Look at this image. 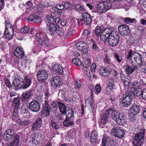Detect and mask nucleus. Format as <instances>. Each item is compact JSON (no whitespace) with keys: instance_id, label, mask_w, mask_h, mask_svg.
<instances>
[{"instance_id":"nucleus-1","label":"nucleus","mask_w":146,"mask_h":146,"mask_svg":"<svg viewBox=\"0 0 146 146\" xmlns=\"http://www.w3.org/2000/svg\"><path fill=\"white\" fill-rule=\"evenodd\" d=\"M101 39L103 41L108 40L109 44L114 47L118 43L119 40V36L118 34H116L112 29L106 28L102 34Z\"/></svg>"},{"instance_id":"nucleus-2","label":"nucleus","mask_w":146,"mask_h":146,"mask_svg":"<svg viewBox=\"0 0 146 146\" xmlns=\"http://www.w3.org/2000/svg\"><path fill=\"white\" fill-rule=\"evenodd\" d=\"M59 102L52 101L50 104L49 106L48 100H45L44 103L42 106V112L44 113L46 117H48L50 114V113L51 110L54 113L57 112L58 110V106H59Z\"/></svg>"},{"instance_id":"nucleus-3","label":"nucleus","mask_w":146,"mask_h":146,"mask_svg":"<svg viewBox=\"0 0 146 146\" xmlns=\"http://www.w3.org/2000/svg\"><path fill=\"white\" fill-rule=\"evenodd\" d=\"M106 113L109 117H111L119 125H123L125 123V120L123 118L122 115L113 108L107 110Z\"/></svg>"},{"instance_id":"nucleus-4","label":"nucleus","mask_w":146,"mask_h":146,"mask_svg":"<svg viewBox=\"0 0 146 146\" xmlns=\"http://www.w3.org/2000/svg\"><path fill=\"white\" fill-rule=\"evenodd\" d=\"M37 69L39 70L37 76L38 81L40 83H43L48 79V72L43 69L44 66L40 64L36 66Z\"/></svg>"},{"instance_id":"nucleus-5","label":"nucleus","mask_w":146,"mask_h":146,"mask_svg":"<svg viewBox=\"0 0 146 146\" xmlns=\"http://www.w3.org/2000/svg\"><path fill=\"white\" fill-rule=\"evenodd\" d=\"M132 94H129L127 91L125 94H123L119 100V103L121 106L123 107L129 106L131 104L132 100Z\"/></svg>"},{"instance_id":"nucleus-6","label":"nucleus","mask_w":146,"mask_h":146,"mask_svg":"<svg viewBox=\"0 0 146 146\" xmlns=\"http://www.w3.org/2000/svg\"><path fill=\"white\" fill-rule=\"evenodd\" d=\"M112 5V3L109 1L102 2L98 4L97 8L100 12L104 13L110 9Z\"/></svg>"},{"instance_id":"nucleus-7","label":"nucleus","mask_w":146,"mask_h":146,"mask_svg":"<svg viewBox=\"0 0 146 146\" xmlns=\"http://www.w3.org/2000/svg\"><path fill=\"white\" fill-rule=\"evenodd\" d=\"M144 133H139L136 134L134 138L133 144L134 146H141L143 143Z\"/></svg>"},{"instance_id":"nucleus-8","label":"nucleus","mask_w":146,"mask_h":146,"mask_svg":"<svg viewBox=\"0 0 146 146\" xmlns=\"http://www.w3.org/2000/svg\"><path fill=\"white\" fill-rule=\"evenodd\" d=\"M82 19L78 20V23L88 25L91 23L92 19L89 13L85 12L83 13L82 14Z\"/></svg>"},{"instance_id":"nucleus-9","label":"nucleus","mask_w":146,"mask_h":146,"mask_svg":"<svg viewBox=\"0 0 146 146\" xmlns=\"http://www.w3.org/2000/svg\"><path fill=\"white\" fill-rule=\"evenodd\" d=\"M76 46L79 50L82 52L84 54H86L88 52V46L86 42H79L76 44Z\"/></svg>"},{"instance_id":"nucleus-10","label":"nucleus","mask_w":146,"mask_h":146,"mask_svg":"<svg viewBox=\"0 0 146 146\" xmlns=\"http://www.w3.org/2000/svg\"><path fill=\"white\" fill-rule=\"evenodd\" d=\"M111 134L117 138H121L124 136L125 133L123 130L119 127H114L111 130Z\"/></svg>"},{"instance_id":"nucleus-11","label":"nucleus","mask_w":146,"mask_h":146,"mask_svg":"<svg viewBox=\"0 0 146 146\" xmlns=\"http://www.w3.org/2000/svg\"><path fill=\"white\" fill-rule=\"evenodd\" d=\"M17 134L14 133V131L11 129L6 130L3 135V139L4 140L9 141L15 137Z\"/></svg>"},{"instance_id":"nucleus-12","label":"nucleus","mask_w":146,"mask_h":146,"mask_svg":"<svg viewBox=\"0 0 146 146\" xmlns=\"http://www.w3.org/2000/svg\"><path fill=\"white\" fill-rule=\"evenodd\" d=\"M29 109L32 111L37 112L40 110V106L39 102L36 100L31 102L29 104Z\"/></svg>"},{"instance_id":"nucleus-13","label":"nucleus","mask_w":146,"mask_h":146,"mask_svg":"<svg viewBox=\"0 0 146 146\" xmlns=\"http://www.w3.org/2000/svg\"><path fill=\"white\" fill-rule=\"evenodd\" d=\"M140 109L139 106L135 104L132 105L129 110V115L131 118H134L135 116L139 113Z\"/></svg>"},{"instance_id":"nucleus-14","label":"nucleus","mask_w":146,"mask_h":146,"mask_svg":"<svg viewBox=\"0 0 146 146\" xmlns=\"http://www.w3.org/2000/svg\"><path fill=\"white\" fill-rule=\"evenodd\" d=\"M118 30L120 34L123 36L129 35L130 32L129 27L125 24L119 26Z\"/></svg>"},{"instance_id":"nucleus-15","label":"nucleus","mask_w":146,"mask_h":146,"mask_svg":"<svg viewBox=\"0 0 146 146\" xmlns=\"http://www.w3.org/2000/svg\"><path fill=\"white\" fill-rule=\"evenodd\" d=\"M58 76H54L51 80L52 87L56 88H59L62 85V82Z\"/></svg>"},{"instance_id":"nucleus-16","label":"nucleus","mask_w":146,"mask_h":146,"mask_svg":"<svg viewBox=\"0 0 146 146\" xmlns=\"http://www.w3.org/2000/svg\"><path fill=\"white\" fill-rule=\"evenodd\" d=\"M59 26L56 24L52 23L50 25L49 28L46 29L47 33L49 35L53 36Z\"/></svg>"},{"instance_id":"nucleus-17","label":"nucleus","mask_w":146,"mask_h":146,"mask_svg":"<svg viewBox=\"0 0 146 146\" xmlns=\"http://www.w3.org/2000/svg\"><path fill=\"white\" fill-rule=\"evenodd\" d=\"M133 60L138 64H142L143 61L142 54L138 52H134L133 54Z\"/></svg>"},{"instance_id":"nucleus-18","label":"nucleus","mask_w":146,"mask_h":146,"mask_svg":"<svg viewBox=\"0 0 146 146\" xmlns=\"http://www.w3.org/2000/svg\"><path fill=\"white\" fill-rule=\"evenodd\" d=\"M23 80L22 78H20L19 79L14 80L13 82V86L15 88H18L23 89Z\"/></svg>"},{"instance_id":"nucleus-19","label":"nucleus","mask_w":146,"mask_h":146,"mask_svg":"<svg viewBox=\"0 0 146 146\" xmlns=\"http://www.w3.org/2000/svg\"><path fill=\"white\" fill-rule=\"evenodd\" d=\"M14 55L17 58H21L24 57L25 53L23 49L17 48L14 51Z\"/></svg>"},{"instance_id":"nucleus-20","label":"nucleus","mask_w":146,"mask_h":146,"mask_svg":"<svg viewBox=\"0 0 146 146\" xmlns=\"http://www.w3.org/2000/svg\"><path fill=\"white\" fill-rule=\"evenodd\" d=\"M24 79L23 81V89H25L31 85L32 81L31 78L27 76L24 77Z\"/></svg>"},{"instance_id":"nucleus-21","label":"nucleus","mask_w":146,"mask_h":146,"mask_svg":"<svg viewBox=\"0 0 146 146\" xmlns=\"http://www.w3.org/2000/svg\"><path fill=\"white\" fill-rule=\"evenodd\" d=\"M108 116L106 112L105 113H102L101 116L100 121L99 123L100 126L102 127H104V125L108 122Z\"/></svg>"},{"instance_id":"nucleus-22","label":"nucleus","mask_w":146,"mask_h":146,"mask_svg":"<svg viewBox=\"0 0 146 146\" xmlns=\"http://www.w3.org/2000/svg\"><path fill=\"white\" fill-rule=\"evenodd\" d=\"M28 19L29 21L34 23H41L42 21L40 17L35 14L29 16Z\"/></svg>"},{"instance_id":"nucleus-23","label":"nucleus","mask_w":146,"mask_h":146,"mask_svg":"<svg viewBox=\"0 0 146 146\" xmlns=\"http://www.w3.org/2000/svg\"><path fill=\"white\" fill-rule=\"evenodd\" d=\"M28 19L29 21L34 23H41L42 21L40 17L35 14L29 16Z\"/></svg>"},{"instance_id":"nucleus-24","label":"nucleus","mask_w":146,"mask_h":146,"mask_svg":"<svg viewBox=\"0 0 146 146\" xmlns=\"http://www.w3.org/2000/svg\"><path fill=\"white\" fill-rule=\"evenodd\" d=\"M52 70L55 73L61 74H64L62 68L58 64H55L53 66Z\"/></svg>"},{"instance_id":"nucleus-25","label":"nucleus","mask_w":146,"mask_h":146,"mask_svg":"<svg viewBox=\"0 0 146 146\" xmlns=\"http://www.w3.org/2000/svg\"><path fill=\"white\" fill-rule=\"evenodd\" d=\"M142 91L141 88L139 89L137 88L134 89L133 92L129 91H127L129 94V93L132 94V96L131 97L133 98H135V96H140L141 95Z\"/></svg>"},{"instance_id":"nucleus-26","label":"nucleus","mask_w":146,"mask_h":146,"mask_svg":"<svg viewBox=\"0 0 146 146\" xmlns=\"http://www.w3.org/2000/svg\"><path fill=\"white\" fill-rule=\"evenodd\" d=\"M145 84L141 80H138L134 81L132 85L135 87V88L139 89L141 88L142 86L145 85Z\"/></svg>"},{"instance_id":"nucleus-27","label":"nucleus","mask_w":146,"mask_h":146,"mask_svg":"<svg viewBox=\"0 0 146 146\" xmlns=\"http://www.w3.org/2000/svg\"><path fill=\"white\" fill-rule=\"evenodd\" d=\"M137 68L136 66H131L127 65L126 66L125 72L127 74L130 75Z\"/></svg>"},{"instance_id":"nucleus-28","label":"nucleus","mask_w":146,"mask_h":146,"mask_svg":"<svg viewBox=\"0 0 146 146\" xmlns=\"http://www.w3.org/2000/svg\"><path fill=\"white\" fill-rule=\"evenodd\" d=\"M32 91H29L26 92L22 94L21 97V100L22 101L25 102L28 99L31 95Z\"/></svg>"},{"instance_id":"nucleus-29","label":"nucleus","mask_w":146,"mask_h":146,"mask_svg":"<svg viewBox=\"0 0 146 146\" xmlns=\"http://www.w3.org/2000/svg\"><path fill=\"white\" fill-rule=\"evenodd\" d=\"M98 135V133L96 131L94 130L92 131L90 137V141L92 143L96 144L97 142Z\"/></svg>"},{"instance_id":"nucleus-30","label":"nucleus","mask_w":146,"mask_h":146,"mask_svg":"<svg viewBox=\"0 0 146 146\" xmlns=\"http://www.w3.org/2000/svg\"><path fill=\"white\" fill-rule=\"evenodd\" d=\"M19 136L16 135L15 137H13L11 142L8 144V146H17L19 145Z\"/></svg>"},{"instance_id":"nucleus-31","label":"nucleus","mask_w":146,"mask_h":146,"mask_svg":"<svg viewBox=\"0 0 146 146\" xmlns=\"http://www.w3.org/2000/svg\"><path fill=\"white\" fill-rule=\"evenodd\" d=\"M63 124L64 126L68 127L74 125V121L73 119H68L66 118L63 121Z\"/></svg>"},{"instance_id":"nucleus-32","label":"nucleus","mask_w":146,"mask_h":146,"mask_svg":"<svg viewBox=\"0 0 146 146\" xmlns=\"http://www.w3.org/2000/svg\"><path fill=\"white\" fill-rule=\"evenodd\" d=\"M59 108L60 111L62 113H65L68 110L67 109L66 106L64 104L60 102L59 103Z\"/></svg>"},{"instance_id":"nucleus-33","label":"nucleus","mask_w":146,"mask_h":146,"mask_svg":"<svg viewBox=\"0 0 146 146\" xmlns=\"http://www.w3.org/2000/svg\"><path fill=\"white\" fill-rule=\"evenodd\" d=\"M91 32L89 30L87 29L84 30L83 35L82 36V38L86 41L90 39L89 35L90 34Z\"/></svg>"},{"instance_id":"nucleus-34","label":"nucleus","mask_w":146,"mask_h":146,"mask_svg":"<svg viewBox=\"0 0 146 146\" xmlns=\"http://www.w3.org/2000/svg\"><path fill=\"white\" fill-rule=\"evenodd\" d=\"M100 73L103 76L107 77L110 74L109 71L104 67H101L100 68Z\"/></svg>"},{"instance_id":"nucleus-35","label":"nucleus","mask_w":146,"mask_h":146,"mask_svg":"<svg viewBox=\"0 0 146 146\" xmlns=\"http://www.w3.org/2000/svg\"><path fill=\"white\" fill-rule=\"evenodd\" d=\"M66 118L68 119H74V112L71 110H68L65 113Z\"/></svg>"},{"instance_id":"nucleus-36","label":"nucleus","mask_w":146,"mask_h":146,"mask_svg":"<svg viewBox=\"0 0 146 146\" xmlns=\"http://www.w3.org/2000/svg\"><path fill=\"white\" fill-rule=\"evenodd\" d=\"M13 34L12 33L11 31H5L4 33V35L6 38L8 40H11L13 37Z\"/></svg>"},{"instance_id":"nucleus-37","label":"nucleus","mask_w":146,"mask_h":146,"mask_svg":"<svg viewBox=\"0 0 146 146\" xmlns=\"http://www.w3.org/2000/svg\"><path fill=\"white\" fill-rule=\"evenodd\" d=\"M84 63H82L81 66H82L84 69L85 70L86 69H87L88 67H89L91 63V60L90 58H86L84 60Z\"/></svg>"},{"instance_id":"nucleus-38","label":"nucleus","mask_w":146,"mask_h":146,"mask_svg":"<svg viewBox=\"0 0 146 146\" xmlns=\"http://www.w3.org/2000/svg\"><path fill=\"white\" fill-rule=\"evenodd\" d=\"M101 27L97 26L95 29V33L97 37L100 36L101 38L102 34L104 31V30L106 29H104L103 31L101 29Z\"/></svg>"},{"instance_id":"nucleus-39","label":"nucleus","mask_w":146,"mask_h":146,"mask_svg":"<svg viewBox=\"0 0 146 146\" xmlns=\"http://www.w3.org/2000/svg\"><path fill=\"white\" fill-rule=\"evenodd\" d=\"M6 30L11 31L12 33L14 34V31L12 25L9 22L7 21L5 22V31Z\"/></svg>"},{"instance_id":"nucleus-40","label":"nucleus","mask_w":146,"mask_h":146,"mask_svg":"<svg viewBox=\"0 0 146 146\" xmlns=\"http://www.w3.org/2000/svg\"><path fill=\"white\" fill-rule=\"evenodd\" d=\"M72 63L79 66H80L82 65V63L80 60L76 57L74 58L72 61Z\"/></svg>"},{"instance_id":"nucleus-41","label":"nucleus","mask_w":146,"mask_h":146,"mask_svg":"<svg viewBox=\"0 0 146 146\" xmlns=\"http://www.w3.org/2000/svg\"><path fill=\"white\" fill-rule=\"evenodd\" d=\"M110 140V137L105 136L103 137L102 139V144L100 146H106V144Z\"/></svg>"},{"instance_id":"nucleus-42","label":"nucleus","mask_w":146,"mask_h":146,"mask_svg":"<svg viewBox=\"0 0 146 146\" xmlns=\"http://www.w3.org/2000/svg\"><path fill=\"white\" fill-rule=\"evenodd\" d=\"M108 86L109 87L110 89L114 88L115 87L113 79H108L107 81Z\"/></svg>"},{"instance_id":"nucleus-43","label":"nucleus","mask_w":146,"mask_h":146,"mask_svg":"<svg viewBox=\"0 0 146 146\" xmlns=\"http://www.w3.org/2000/svg\"><path fill=\"white\" fill-rule=\"evenodd\" d=\"M50 126L55 129H59L60 127V125L56 122L52 121L50 122Z\"/></svg>"},{"instance_id":"nucleus-44","label":"nucleus","mask_w":146,"mask_h":146,"mask_svg":"<svg viewBox=\"0 0 146 146\" xmlns=\"http://www.w3.org/2000/svg\"><path fill=\"white\" fill-rule=\"evenodd\" d=\"M124 21L127 24L134 23L137 22V21L135 19H131L130 18L126 17L124 19Z\"/></svg>"},{"instance_id":"nucleus-45","label":"nucleus","mask_w":146,"mask_h":146,"mask_svg":"<svg viewBox=\"0 0 146 146\" xmlns=\"http://www.w3.org/2000/svg\"><path fill=\"white\" fill-rule=\"evenodd\" d=\"M20 98L19 96L17 97H15L14 98V102L15 104V108H18L19 107L20 104Z\"/></svg>"},{"instance_id":"nucleus-46","label":"nucleus","mask_w":146,"mask_h":146,"mask_svg":"<svg viewBox=\"0 0 146 146\" xmlns=\"http://www.w3.org/2000/svg\"><path fill=\"white\" fill-rule=\"evenodd\" d=\"M54 19L53 17L48 15L46 17V21L47 23H48L50 24L54 23Z\"/></svg>"},{"instance_id":"nucleus-47","label":"nucleus","mask_w":146,"mask_h":146,"mask_svg":"<svg viewBox=\"0 0 146 146\" xmlns=\"http://www.w3.org/2000/svg\"><path fill=\"white\" fill-rule=\"evenodd\" d=\"M93 100V99L92 97L88 98L87 99H86V102L88 101V103H89L91 108V109H92V110H93L94 108Z\"/></svg>"},{"instance_id":"nucleus-48","label":"nucleus","mask_w":146,"mask_h":146,"mask_svg":"<svg viewBox=\"0 0 146 146\" xmlns=\"http://www.w3.org/2000/svg\"><path fill=\"white\" fill-rule=\"evenodd\" d=\"M17 123L20 125L24 126L28 125L29 123V122L28 120H22L21 119H18L17 121Z\"/></svg>"},{"instance_id":"nucleus-49","label":"nucleus","mask_w":146,"mask_h":146,"mask_svg":"<svg viewBox=\"0 0 146 146\" xmlns=\"http://www.w3.org/2000/svg\"><path fill=\"white\" fill-rule=\"evenodd\" d=\"M114 57L116 60L119 63H121L123 61L122 58L121 56H119L118 54L116 53H114Z\"/></svg>"},{"instance_id":"nucleus-50","label":"nucleus","mask_w":146,"mask_h":146,"mask_svg":"<svg viewBox=\"0 0 146 146\" xmlns=\"http://www.w3.org/2000/svg\"><path fill=\"white\" fill-rule=\"evenodd\" d=\"M132 50H129L126 56V58L127 60L131 61L132 60V56H133V53H134Z\"/></svg>"},{"instance_id":"nucleus-51","label":"nucleus","mask_w":146,"mask_h":146,"mask_svg":"<svg viewBox=\"0 0 146 146\" xmlns=\"http://www.w3.org/2000/svg\"><path fill=\"white\" fill-rule=\"evenodd\" d=\"M56 32L58 36H62L64 34V31L62 28L59 26L56 30Z\"/></svg>"},{"instance_id":"nucleus-52","label":"nucleus","mask_w":146,"mask_h":146,"mask_svg":"<svg viewBox=\"0 0 146 146\" xmlns=\"http://www.w3.org/2000/svg\"><path fill=\"white\" fill-rule=\"evenodd\" d=\"M104 63L107 64H110L111 63V58L108 56V55L106 54L104 58Z\"/></svg>"},{"instance_id":"nucleus-53","label":"nucleus","mask_w":146,"mask_h":146,"mask_svg":"<svg viewBox=\"0 0 146 146\" xmlns=\"http://www.w3.org/2000/svg\"><path fill=\"white\" fill-rule=\"evenodd\" d=\"M29 106L27 104L23 105L21 108L22 112L24 113H26L28 112Z\"/></svg>"},{"instance_id":"nucleus-54","label":"nucleus","mask_w":146,"mask_h":146,"mask_svg":"<svg viewBox=\"0 0 146 146\" xmlns=\"http://www.w3.org/2000/svg\"><path fill=\"white\" fill-rule=\"evenodd\" d=\"M37 5H38L40 8H37V11L39 13L42 12V8H44L47 7L46 5H45L41 3H39L38 4H36Z\"/></svg>"},{"instance_id":"nucleus-55","label":"nucleus","mask_w":146,"mask_h":146,"mask_svg":"<svg viewBox=\"0 0 146 146\" xmlns=\"http://www.w3.org/2000/svg\"><path fill=\"white\" fill-rule=\"evenodd\" d=\"M67 134L70 137H72L75 136L76 132L74 129H72L68 132Z\"/></svg>"},{"instance_id":"nucleus-56","label":"nucleus","mask_w":146,"mask_h":146,"mask_svg":"<svg viewBox=\"0 0 146 146\" xmlns=\"http://www.w3.org/2000/svg\"><path fill=\"white\" fill-rule=\"evenodd\" d=\"M32 136V137L33 138L39 140V141H40V139L41 137V135L39 133H37L35 135Z\"/></svg>"},{"instance_id":"nucleus-57","label":"nucleus","mask_w":146,"mask_h":146,"mask_svg":"<svg viewBox=\"0 0 146 146\" xmlns=\"http://www.w3.org/2000/svg\"><path fill=\"white\" fill-rule=\"evenodd\" d=\"M29 28L28 27H25L21 29L20 32L21 33L26 34L29 32Z\"/></svg>"},{"instance_id":"nucleus-58","label":"nucleus","mask_w":146,"mask_h":146,"mask_svg":"<svg viewBox=\"0 0 146 146\" xmlns=\"http://www.w3.org/2000/svg\"><path fill=\"white\" fill-rule=\"evenodd\" d=\"M75 33L74 30H71L69 31L65 36L64 37L65 38H67L70 37V36H72Z\"/></svg>"},{"instance_id":"nucleus-59","label":"nucleus","mask_w":146,"mask_h":146,"mask_svg":"<svg viewBox=\"0 0 146 146\" xmlns=\"http://www.w3.org/2000/svg\"><path fill=\"white\" fill-rule=\"evenodd\" d=\"M130 5L128 3H125L123 5H122L119 8H122L124 9L126 11L130 7Z\"/></svg>"},{"instance_id":"nucleus-60","label":"nucleus","mask_w":146,"mask_h":146,"mask_svg":"<svg viewBox=\"0 0 146 146\" xmlns=\"http://www.w3.org/2000/svg\"><path fill=\"white\" fill-rule=\"evenodd\" d=\"M75 8L78 10L84 11L85 9L84 8L83 6L79 4H76L75 6Z\"/></svg>"},{"instance_id":"nucleus-61","label":"nucleus","mask_w":146,"mask_h":146,"mask_svg":"<svg viewBox=\"0 0 146 146\" xmlns=\"http://www.w3.org/2000/svg\"><path fill=\"white\" fill-rule=\"evenodd\" d=\"M26 5L27 6V8L28 9L27 10L29 11H31V8L32 6V3L31 1H29L27 2L26 3ZM31 9H32V8H31Z\"/></svg>"},{"instance_id":"nucleus-62","label":"nucleus","mask_w":146,"mask_h":146,"mask_svg":"<svg viewBox=\"0 0 146 146\" xmlns=\"http://www.w3.org/2000/svg\"><path fill=\"white\" fill-rule=\"evenodd\" d=\"M40 126L38 125H37V124H36L35 123H34L33 124L32 126L31 130L32 131H35L36 130L38 129Z\"/></svg>"},{"instance_id":"nucleus-63","label":"nucleus","mask_w":146,"mask_h":146,"mask_svg":"<svg viewBox=\"0 0 146 146\" xmlns=\"http://www.w3.org/2000/svg\"><path fill=\"white\" fill-rule=\"evenodd\" d=\"M13 118L14 120H17V119H19V116L15 110L13 112Z\"/></svg>"},{"instance_id":"nucleus-64","label":"nucleus","mask_w":146,"mask_h":146,"mask_svg":"<svg viewBox=\"0 0 146 146\" xmlns=\"http://www.w3.org/2000/svg\"><path fill=\"white\" fill-rule=\"evenodd\" d=\"M58 117L59 120H63L65 118H66V116L65 114L63 113L59 115Z\"/></svg>"}]
</instances>
